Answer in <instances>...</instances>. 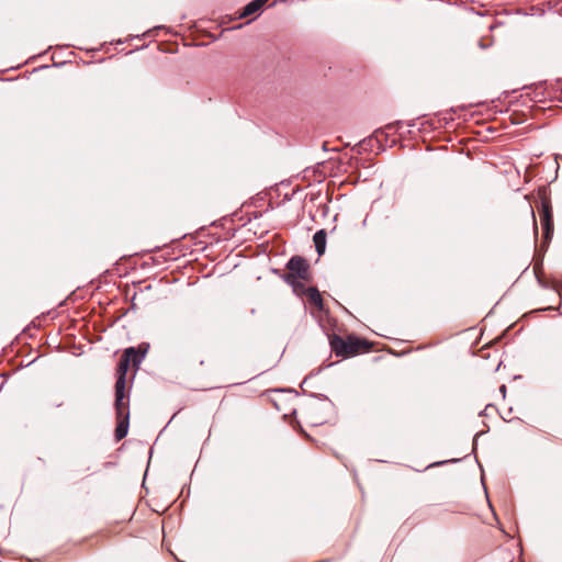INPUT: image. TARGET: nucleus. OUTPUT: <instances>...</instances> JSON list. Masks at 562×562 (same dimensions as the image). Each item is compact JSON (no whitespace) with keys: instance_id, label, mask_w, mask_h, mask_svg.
I'll list each match as a JSON object with an SVG mask.
<instances>
[{"instance_id":"obj_1","label":"nucleus","mask_w":562,"mask_h":562,"mask_svg":"<svg viewBox=\"0 0 562 562\" xmlns=\"http://www.w3.org/2000/svg\"><path fill=\"white\" fill-rule=\"evenodd\" d=\"M149 349L148 344L130 347L123 350L115 367L114 406L116 427L114 437L121 441L128 431L130 426V396L135 375Z\"/></svg>"},{"instance_id":"obj_5","label":"nucleus","mask_w":562,"mask_h":562,"mask_svg":"<svg viewBox=\"0 0 562 562\" xmlns=\"http://www.w3.org/2000/svg\"><path fill=\"white\" fill-rule=\"evenodd\" d=\"M303 415L310 426L325 425L334 419L335 406L327 398H318L305 406Z\"/></svg>"},{"instance_id":"obj_7","label":"nucleus","mask_w":562,"mask_h":562,"mask_svg":"<svg viewBox=\"0 0 562 562\" xmlns=\"http://www.w3.org/2000/svg\"><path fill=\"white\" fill-rule=\"evenodd\" d=\"M538 199L539 204L537 205V211L542 232V239L544 243H549L553 234V216L551 200L548 196L546 189H540L538 191Z\"/></svg>"},{"instance_id":"obj_6","label":"nucleus","mask_w":562,"mask_h":562,"mask_svg":"<svg viewBox=\"0 0 562 562\" xmlns=\"http://www.w3.org/2000/svg\"><path fill=\"white\" fill-rule=\"evenodd\" d=\"M295 295L304 300L305 306L311 315L318 322H322L328 314L322 293L312 283L305 285L301 291L294 292Z\"/></svg>"},{"instance_id":"obj_16","label":"nucleus","mask_w":562,"mask_h":562,"mask_svg":"<svg viewBox=\"0 0 562 562\" xmlns=\"http://www.w3.org/2000/svg\"><path fill=\"white\" fill-rule=\"evenodd\" d=\"M501 392L503 393V395L505 394L506 392V386L503 384L501 387H499Z\"/></svg>"},{"instance_id":"obj_4","label":"nucleus","mask_w":562,"mask_h":562,"mask_svg":"<svg viewBox=\"0 0 562 562\" xmlns=\"http://www.w3.org/2000/svg\"><path fill=\"white\" fill-rule=\"evenodd\" d=\"M283 280L292 288L293 292L301 291L313 281L308 262L299 256L292 257L286 263Z\"/></svg>"},{"instance_id":"obj_8","label":"nucleus","mask_w":562,"mask_h":562,"mask_svg":"<svg viewBox=\"0 0 562 562\" xmlns=\"http://www.w3.org/2000/svg\"><path fill=\"white\" fill-rule=\"evenodd\" d=\"M296 400H297L296 394L278 393L272 398V404L276 407V409L282 414V417L284 419H288V418H292L296 413L295 407H294V403Z\"/></svg>"},{"instance_id":"obj_14","label":"nucleus","mask_w":562,"mask_h":562,"mask_svg":"<svg viewBox=\"0 0 562 562\" xmlns=\"http://www.w3.org/2000/svg\"><path fill=\"white\" fill-rule=\"evenodd\" d=\"M326 237H327V234H326L325 229L317 231L314 234L313 241H314L316 251L319 256H322L325 252Z\"/></svg>"},{"instance_id":"obj_11","label":"nucleus","mask_w":562,"mask_h":562,"mask_svg":"<svg viewBox=\"0 0 562 562\" xmlns=\"http://www.w3.org/2000/svg\"><path fill=\"white\" fill-rule=\"evenodd\" d=\"M449 120H452V116L448 113L436 114L434 116L424 119L420 126L425 132L430 130H445L449 124Z\"/></svg>"},{"instance_id":"obj_15","label":"nucleus","mask_w":562,"mask_h":562,"mask_svg":"<svg viewBox=\"0 0 562 562\" xmlns=\"http://www.w3.org/2000/svg\"><path fill=\"white\" fill-rule=\"evenodd\" d=\"M139 261L140 258L138 257H130L117 263V270H120V267H122L123 265H137Z\"/></svg>"},{"instance_id":"obj_12","label":"nucleus","mask_w":562,"mask_h":562,"mask_svg":"<svg viewBox=\"0 0 562 562\" xmlns=\"http://www.w3.org/2000/svg\"><path fill=\"white\" fill-rule=\"evenodd\" d=\"M269 1L270 0H254L249 2L239 13V18H248L259 14V12L265 5H267Z\"/></svg>"},{"instance_id":"obj_10","label":"nucleus","mask_w":562,"mask_h":562,"mask_svg":"<svg viewBox=\"0 0 562 562\" xmlns=\"http://www.w3.org/2000/svg\"><path fill=\"white\" fill-rule=\"evenodd\" d=\"M529 119H539V115L536 113V111H529L528 105H521L519 97L518 100L513 104L509 120L513 124H521Z\"/></svg>"},{"instance_id":"obj_9","label":"nucleus","mask_w":562,"mask_h":562,"mask_svg":"<svg viewBox=\"0 0 562 562\" xmlns=\"http://www.w3.org/2000/svg\"><path fill=\"white\" fill-rule=\"evenodd\" d=\"M235 235L233 221H227L220 224H212L205 236L210 237V244L213 241L218 243L223 240H229Z\"/></svg>"},{"instance_id":"obj_13","label":"nucleus","mask_w":562,"mask_h":562,"mask_svg":"<svg viewBox=\"0 0 562 562\" xmlns=\"http://www.w3.org/2000/svg\"><path fill=\"white\" fill-rule=\"evenodd\" d=\"M533 270H535V273H536V277H537L538 281L541 284H543V285H551L558 292V294L562 297V281L552 280L549 283L546 280V278H544V274H543V271H542L541 267L535 265Z\"/></svg>"},{"instance_id":"obj_2","label":"nucleus","mask_w":562,"mask_h":562,"mask_svg":"<svg viewBox=\"0 0 562 562\" xmlns=\"http://www.w3.org/2000/svg\"><path fill=\"white\" fill-rule=\"evenodd\" d=\"M562 101V86L560 81L540 82L529 87L520 93V104L528 105L529 111H536L540 116L547 110H552L551 103Z\"/></svg>"},{"instance_id":"obj_3","label":"nucleus","mask_w":562,"mask_h":562,"mask_svg":"<svg viewBox=\"0 0 562 562\" xmlns=\"http://www.w3.org/2000/svg\"><path fill=\"white\" fill-rule=\"evenodd\" d=\"M329 345L331 351L342 359L368 353L373 348V342L355 334L346 336L333 334L329 336Z\"/></svg>"}]
</instances>
